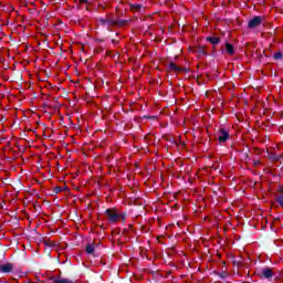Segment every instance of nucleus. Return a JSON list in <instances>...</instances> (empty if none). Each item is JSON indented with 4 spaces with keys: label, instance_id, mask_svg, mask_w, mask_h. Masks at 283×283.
Here are the masks:
<instances>
[{
    "label": "nucleus",
    "instance_id": "obj_4",
    "mask_svg": "<svg viewBox=\"0 0 283 283\" xmlns=\"http://www.w3.org/2000/svg\"><path fill=\"white\" fill-rule=\"evenodd\" d=\"M14 265L12 263L0 264V273H11Z\"/></svg>",
    "mask_w": 283,
    "mask_h": 283
},
{
    "label": "nucleus",
    "instance_id": "obj_13",
    "mask_svg": "<svg viewBox=\"0 0 283 283\" xmlns=\"http://www.w3.org/2000/svg\"><path fill=\"white\" fill-rule=\"evenodd\" d=\"M274 59H276V60L282 59V53L281 52L275 53Z\"/></svg>",
    "mask_w": 283,
    "mask_h": 283
},
{
    "label": "nucleus",
    "instance_id": "obj_5",
    "mask_svg": "<svg viewBox=\"0 0 283 283\" xmlns=\"http://www.w3.org/2000/svg\"><path fill=\"white\" fill-rule=\"evenodd\" d=\"M262 275L263 277H265L266 280H270V277H273V270L266 268L262 271Z\"/></svg>",
    "mask_w": 283,
    "mask_h": 283
},
{
    "label": "nucleus",
    "instance_id": "obj_11",
    "mask_svg": "<svg viewBox=\"0 0 283 283\" xmlns=\"http://www.w3.org/2000/svg\"><path fill=\"white\" fill-rule=\"evenodd\" d=\"M169 67H170V70H174L175 72H180V70H182L179 66H177L174 62H171L169 64Z\"/></svg>",
    "mask_w": 283,
    "mask_h": 283
},
{
    "label": "nucleus",
    "instance_id": "obj_12",
    "mask_svg": "<svg viewBox=\"0 0 283 283\" xmlns=\"http://www.w3.org/2000/svg\"><path fill=\"white\" fill-rule=\"evenodd\" d=\"M132 10H137V12H140V10H143V6L135 4V6L132 7Z\"/></svg>",
    "mask_w": 283,
    "mask_h": 283
},
{
    "label": "nucleus",
    "instance_id": "obj_7",
    "mask_svg": "<svg viewBox=\"0 0 283 283\" xmlns=\"http://www.w3.org/2000/svg\"><path fill=\"white\" fill-rule=\"evenodd\" d=\"M226 52L227 54L233 55L235 54V49L232 46L231 43H226Z\"/></svg>",
    "mask_w": 283,
    "mask_h": 283
},
{
    "label": "nucleus",
    "instance_id": "obj_14",
    "mask_svg": "<svg viewBox=\"0 0 283 283\" xmlns=\"http://www.w3.org/2000/svg\"><path fill=\"white\" fill-rule=\"evenodd\" d=\"M80 3H87V0H80Z\"/></svg>",
    "mask_w": 283,
    "mask_h": 283
},
{
    "label": "nucleus",
    "instance_id": "obj_6",
    "mask_svg": "<svg viewBox=\"0 0 283 283\" xmlns=\"http://www.w3.org/2000/svg\"><path fill=\"white\" fill-rule=\"evenodd\" d=\"M55 283H78L77 281L70 280V279H62V277H55Z\"/></svg>",
    "mask_w": 283,
    "mask_h": 283
},
{
    "label": "nucleus",
    "instance_id": "obj_10",
    "mask_svg": "<svg viewBox=\"0 0 283 283\" xmlns=\"http://www.w3.org/2000/svg\"><path fill=\"white\" fill-rule=\"evenodd\" d=\"M94 251H95L94 244L86 245V253L92 255V253H94Z\"/></svg>",
    "mask_w": 283,
    "mask_h": 283
},
{
    "label": "nucleus",
    "instance_id": "obj_1",
    "mask_svg": "<svg viewBox=\"0 0 283 283\" xmlns=\"http://www.w3.org/2000/svg\"><path fill=\"white\" fill-rule=\"evenodd\" d=\"M106 216H107L108 222H111L112 224H114V222H118V220H125V216L119 214L118 212L112 209L106 210Z\"/></svg>",
    "mask_w": 283,
    "mask_h": 283
},
{
    "label": "nucleus",
    "instance_id": "obj_2",
    "mask_svg": "<svg viewBox=\"0 0 283 283\" xmlns=\"http://www.w3.org/2000/svg\"><path fill=\"white\" fill-rule=\"evenodd\" d=\"M259 25H262V17L259 15L251 19L248 23V27L251 29L258 28Z\"/></svg>",
    "mask_w": 283,
    "mask_h": 283
},
{
    "label": "nucleus",
    "instance_id": "obj_3",
    "mask_svg": "<svg viewBox=\"0 0 283 283\" xmlns=\"http://www.w3.org/2000/svg\"><path fill=\"white\" fill-rule=\"evenodd\" d=\"M218 140L219 143H224L226 140H229V132L224 128H220Z\"/></svg>",
    "mask_w": 283,
    "mask_h": 283
},
{
    "label": "nucleus",
    "instance_id": "obj_8",
    "mask_svg": "<svg viewBox=\"0 0 283 283\" xmlns=\"http://www.w3.org/2000/svg\"><path fill=\"white\" fill-rule=\"evenodd\" d=\"M99 22L102 23V25H114V23H116L115 20H107V19H101Z\"/></svg>",
    "mask_w": 283,
    "mask_h": 283
},
{
    "label": "nucleus",
    "instance_id": "obj_9",
    "mask_svg": "<svg viewBox=\"0 0 283 283\" xmlns=\"http://www.w3.org/2000/svg\"><path fill=\"white\" fill-rule=\"evenodd\" d=\"M208 41L212 44V45H218L220 43V39L218 38H208Z\"/></svg>",
    "mask_w": 283,
    "mask_h": 283
}]
</instances>
